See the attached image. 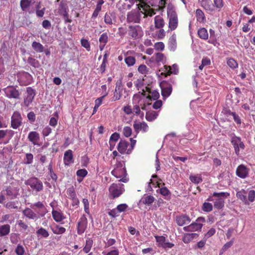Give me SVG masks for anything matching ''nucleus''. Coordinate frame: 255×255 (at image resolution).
<instances>
[{
	"label": "nucleus",
	"instance_id": "25",
	"mask_svg": "<svg viewBox=\"0 0 255 255\" xmlns=\"http://www.w3.org/2000/svg\"><path fill=\"white\" fill-rule=\"evenodd\" d=\"M116 21V17L113 13L107 12L105 14L104 22L108 25H112Z\"/></svg>",
	"mask_w": 255,
	"mask_h": 255
},
{
	"label": "nucleus",
	"instance_id": "35",
	"mask_svg": "<svg viewBox=\"0 0 255 255\" xmlns=\"http://www.w3.org/2000/svg\"><path fill=\"white\" fill-rule=\"evenodd\" d=\"M169 48L170 51H174L176 48V37L175 34H173L169 40Z\"/></svg>",
	"mask_w": 255,
	"mask_h": 255
},
{
	"label": "nucleus",
	"instance_id": "42",
	"mask_svg": "<svg viewBox=\"0 0 255 255\" xmlns=\"http://www.w3.org/2000/svg\"><path fill=\"white\" fill-rule=\"evenodd\" d=\"M93 240L90 238L87 239L86 241L85 246L83 248V251L85 253H88L90 251V250L93 246Z\"/></svg>",
	"mask_w": 255,
	"mask_h": 255
},
{
	"label": "nucleus",
	"instance_id": "19",
	"mask_svg": "<svg viewBox=\"0 0 255 255\" xmlns=\"http://www.w3.org/2000/svg\"><path fill=\"white\" fill-rule=\"evenodd\" d=\"M63 160L64 163L66 166H69L74 162L72 150L68 149L65 152Z\"/></svg>",
	"mask_w": 255,
	"mask_h": 255
},
{
	"label": "nucleus",
	"instance_id": "55",
	"mask_svg": "<svg viewBox=\"0 0 255 255\" xmlns=\"http://www.w3.org/2000/svg\"><path fill=\"white\" fill-rule=\"evenodd\" d=\"M128 208V205L125 203L119 204L116 207L119 213L126 211Z\"/></svg>",
	"mask_w": 255,
	"mask_h": 255
},
{
	"label": "nucleus",
	"instance_id": "43",
	"mask_svg": "<svg viewBox=\"0 0 255 255\" xmlns=\"http://www.w3.org/2000/svg\"><path fill=\"white\" fill-rule=\"evenodd\" d=\"M33 49L37 52L41 53L44 50L43 46L40 43L34 41L32 43Z\"/></svg>",
	"mask_w": 255,
	"mask_h": 255
},
{
	"label": "nucleus",
	"instance_id": "56",
	"mask_svg": "<svg viewBox=\"0 0 255 255\" xmlns=\"http://www.w3.org/2000/svg\"><path fill=\"white\" fill-rule=\"evenodd\" d=\"M138 71L142 74H146L148 73V69L146 65L141 64L138 68Z\"/></svg>",
	"mask_w": 255,
	"mask_h": 255
},
{
	"label": "nucleus",
	"instance_id": "52",
	"mask_svg": "<svg viewBox=\"0 0 255 255\" xmlns=\"http://www.w3.org/2000/svg\"><path fill=\"white\" fill-rule=\"evenodd\" d=\"M15 253L17 255H24L25 250L22 245L18 244L15 248Z\"/></svg>",
	"mask_w": 255,
	"mask_h": 255
},
{
	"label": "nucleus",
	"instance_id": "40",
	"mask_svg": "<svg viewBox=\"0 0 255 255\" xmlns=\"http://www.w3.org/2000/svg\"><path fill=\"white\" fill-rule=\"evenodd\" d=\"M122 89L120 86H116L113 97V101H116L120 99L122 96Z\"/></svg>",
	"mask_w": 255,
	"mask_h": 255
},
{
	"label": "nucleus",
	"instance_id": "48",
	"mask_svg": "<svg viewBox=\"0 0 255 255\" xmlns=\"http://www.w3.org/2000/svg\"><path fill=\"white\" fill-rule=\"evenodd\" d=\"M234 240V238H233L230 242H227L223 246L220 251V255L223 254L233 245Z\"/></svg>",
	"mask_w": 255,
	"mask_h": 255
},
{
	"label": "nucleus",
	"instance_id": "11",
	"mask_svg": "<svg viewBox=\"0 0 255 255\" xmlns=\"http://www.w3.org/2000/svg\"><path fill=\"white\" fill-rule=\"evenodd\" d=\"M22 124V118L20 114L15 111L12 114L11 118V127L13 129L18 128Z\"/></svg>",
	"mask_w": 255,
	"mask_h": 255
},
{
	"label": "nucleus",
	"instance_id": "24",
	"mask_svg": "<svg viewBox=\"0 0 255 255\" xmlns=\"http://www.w3.org/2000/svg\"><path fill=\"white\" fill-rule=\"evenodd\" d=\"M39 135L36 131H30L28 135V139L33 145H37L39 140Z\"/></svg>",
	"mask_w": 255,
	"mask_h": 255
},
{
	"label": "nucleus",
	"instance_id": "41",
	"mask_svg": "<svg viewBox=\"0 0 255 255\" xmlns=\"http://www.w3.org/2000/svg\"><path fill=\"white\" fill-rule=\"evenodd\" d=\"M36 234L38 237L44 238H47L49 235L48 232L42 227L37 230Z\"/></svg>",
	"mask_w": 255,
	"mask_h": 255
},
{
	"label": "nucleus",
	"instance_id": "51",
	"mask_svg": "<svg viewBox=\"0 0 255 255\" xmlns=\"http://www.w3.org/2000/svg\"><path fill=\"white\" fill-rule=\"evenodd\" d=\"M108 39L109 38L108 34L106 32H105L101 34V35L100 36L99 38V42L101 44H106V43L108 41Z\"/></svg>",
	"mask_w": 255,
	"mask_h": 255
},
{
	"label": "nucleus",
	"instance_id": "63",
	"mask_svg": "<svg viewBox=\"0 0 255 255\" xmlns=\"http://www.w3.org/2000/svg\"><path fill=\"white\" fill-rule=\"evenodd\" d=\"M248 200L249 201L253 202L255 200V191L250 190L248 193Z\"/></svg>",
	"mask_w": 255,
	"mask_h": 255
},
{
	"label": "nucleus",
	"instance_id": "14",
	"mask_svg": "<svg viewBox=\"0 0 255 255\" xmlns=\"http://www.w3.org/2000/svg\"><path fill=\"white\" fill-rule=\"evenodd\" d=\"M18 192L19 189L13 186H9L5 190L2 191V192L10 199L16 198L18 194Z\"/></svg>",
	"mask_w": 255,
	"mask_h": 255
},
{
	"label": "nucleus",
	"instance_id": "29",
	"mask_svg": "<svg viewBox=\"0 0 255 255\" xmlns=\"http://www.w3.org/2000/svg\"><path fill=\"white\" fill-rule=\"evenodd\" d=\"M52 215L53 218L57 222H61L65 218L61 211L53 210L52 211Z\"/></svg>",
	"mask_w": 255,
	"mask_h": 255
},
{
	"label": "nucleus",
	"instance_id": "57",
	"mask_svg": "<svg viewBox=\"0 0 255 255\" xmlns=\"http://www.w3.org/2000/svg\"><path fill=\"white\" fill-rule=\"evenodd\" d=\"M81 44L82 46L85 48L88 51L90 50V44L88 40L82 38L81 40Z\"/></svg>",
	"mask_w": 255,
	"mask_h": 255
},
{
	"label": "nucleus",
	"instance_id": "44",
	"mask_svg": "<svg viewBox=\"0 0 255 255\" xmlns=\"http://www.w3.org/2000/svg\"><path fill=\"white\" fill-rule=\"evenodd\" d=\"M227 65L232 69H236L238 67V63L233 58H230L227 59Z\"/></svg>",
	"mask_w": 255,
	"mask_h": 255
},
{
	"label": "nucleus",
	"instance_id": "50",
	"mask_svg": "<svg viewBox=\"0 0 255 255\" xmlns=\"http://www.w3.org/2000/svg\"><path fill=\"white\" fill-rule=\"evenodd\" d=\"M33 155L31 153H26L25 158L24 159V163L26 164H30L33 162Z\"/></svg>",
	"mask_w": 255,
	"mask_h": 255
},
{
	"label": "nucleus",
	"instance_id": "30",
	"mask_svg": "<svg viewBox=\"0 0 255 255\" xmlns=\"http://www.w3.org/2000/svg\"><path fill=\"white\" fill-rule=\"evenodd\" d=\"M165 25L163 18L160 15H157L154 17V25L156 28H161Z\"/></svg>",
	"mask_w": 255,
	"mask_h": 255
},
{
	"label": "nucleus",
	"instance_id": "10",
	"mask_svg": "<svg viewBox=\"0 0 255 255\" xmlns=\"http://www.w3.org/2000/svg\"><path fill=\"white\" fill-rule=\"evenodd\" d=\"M30 207L33 210H35L41 217H42L45 215L47 213L46 208L44 206V204L40 201H38L30 205Z\"/></svg>",
	"mask_w": 255,
	"mask_h": 255
},
{
	"label": "nucleus",
	"instance_id": "37",
	"mask_svg": "<svg viewBox=\"0 0 255 255\" xmlns=\"http://www.w3.org/2000/svg\"><path fill=\"white\" fill-rule=\"evenodd\" d=\"M158 116L157 112L152 111L146 113L145 118L147 121L152 122L157 118Z\"/></svg>",
	"mask_w": 255,
	"mask_h": 255
},
{
	"label": "nucleus",
	"instance_id": "60",
	"mask_svg": "<svg viewBox=\"0 0 255 255\" xmlns=\"http://www.w3.org/2000/svg\"><path fill=\"white\" fill-rule=\"evenodd\" d=\"M132 132L131 128L129 127H126L123 129L124 135L126 137H129L131 135Z\"/></svg>",
	"mask_w": 255,
	"mask_h": 255
},
{
	"label": "nucleus",
	"instance_id": "36",
	"mask_svg": "<svg viewBox=\"0 0 255 255\" xmlns=\"http://www.w3.org/2000/svg\"><path fill=\"white\" fill-rule=\"evenodd\" d=\"M88 171L85 169H79L76 172V175L78 176L77 181L79 183L81 182L83 178L87 175Z\"/></svg>",
	"mask_w": 255,
	"mask_h": 255
},
{
	"label": "nucleus",
	"instance_id": "22",
	"mask_svg": "<svg viewBox=\"0 0 255 255\" xmlns=\"http://www.w3.org/2000/svg\"><path fill=\"white\" fill-rule=\"evenodd\" d=\"M27 96L24 99V103L25 106H28L29 104L32 102V100L35 96L34 90L30 87L27 88Z\"/></svg>",
	"mask_w": 255,
	"mask_h": 255
},
{
	"label": "nucleus",
	"instance_id": "4",
	"mask_svg": "<svg viewBox=\"0 0 255 255\" xmlns=\"http://www.w3.org/2000/svg\"><path fill=\"white\" fill-rule=\"evenodd\" d=\"M229 196L227 192H214L213 194V197L208 199L209 201L214 202V207L220 209L224 206L225 199Z\"/></svg>",
	"mask_w": 255,
	"mask_h": 255
},
{
	"label": "nucleus",
	"instance_id": "9",
	"mask_svg": "<svg viewBox=\"0 0 255 255\" xmlns=\"http://www.w3.org/2000/svg\"><path fill=\"white\" fill-rule=\"evenodd\" d=\"M128 33L134 39L140 38L143 34L142 28L139 25L129 26Z\"/></svg>",
	"mask_w": 255,
	"mask_h": 255
},
{
	"label": "nucleus",
	"instance_id": "20",
	"mask_svg": "<svg viewBox=\"0 0 255 255\" xmlns=\"http://www.w3.org/2000/svg\"><path fill=\"white\" fill-rule=\"evenodd\" d=\"M68 12V6L66 2L61 1L58 8L54 10L56 15H62Z\"/></svg>",
	"mask_w": 255,
	"mask_h": 255
},
{
	"label": "nucleus",
	"instance_id": "31",
	"mask_svg": "<svg viewBox=\"0 0 255 255\" xmlns=\"http://www.w3.org/2000/svg\"><path fill=\"white\" fill-rule=\"evenodd\" d=\"M31 76L26 72H22L19 75V79L24 84H27L31 80Z\"/></svg>",
	"mask_w": 255,
	"mask_h": 255
},
{
	"label": "nucleus",
	"instance_id": "5",
	"mask_svg": "<svg viewBox=\"0 0 255 255\" xmlns=\"http://www.w3.org/2000/svg\"><path fill=\"white\" fill-rule=\"evenodd\" d=\"M24 183L25 185L29 186L33 191L36 192H40L43 188L42 181L36 177H31L25 180Z\"/></svg>",
	"mask_w": 255,
	"mask_h": 255
},
{
	"label": "nucleus",
	"instance_id": "18",
	"mask_svg": "<svg viewBox=\"0 0 255 255\" xmlns=\"http://www.w3.org/2000/svg\"><path fill=\"white\" fill-rule=\"evenodd\" d=\"M128 142L125 140H121L118 145V150L121 153L129 154L131 150L129 149H128Z\"/></svg>",
	"mask_w": 255,
	"mask_h": 255
},
{
	"label": "nucleus",
	"instance_id": "1",
	"mask_svg": "<svg viewBox=\"0 0 255 255\" xmlns=\"http://www.w3.org/2000/svg\"><path fill=\"white\" fill-rule=\"evenodd\" d=\"M139 8L137 10H131L128 13L127 21L129 23H139L140 21L141 15L143 17L152 16L155 14L154 10L152 8H149L148 6H143L141 5L142 9L139 8V4H136Z\"/></svg>",
	"mask_w": 255,
	"mask_h": 255
},
{
	"label": "nucleus",
	"instance_id": "16",
	"mask_svg": "<svg viewBox=\"0 0 255 255\" xmlns=\"http://www.w3.org/2000/svg\"><path fill=\"white\" fill-rule=\"evenodd\" d=\"M32 209L26 208L23 211L22 213L25 217L29 219L37 220L40 218V216L37 212H35Z\"/></svg>",
	"mask_w": 255,
	"mask_h": 255
},
{
	"label": "nucleus",
	"instance_id": "32",
	"mask_svg": "<svg viewBox=\"0 0 255 255\" xmlns=\"http://www.w3.org/2000/svg\"><path fill=\"white\" fill-rule=\"evenodd\" d=\"M165 71L168 74H177L178 73V66L177 64H174L172 66H165Z\"/></svg>",
	"mask_w": 255,
	"mask_h": 255
},
{
	"label": "nucleus",
	"instance_id": "64",
	"mask_svg": "<svg viewBox=\"0 0 255 255\" xmlns=\"http://www.w3.org/2000/svg\"><path fill=\"white\" fill-rule=\"evenodd\" d=\"M103 255H119V251L117 249L112 250L109 252L103 251L102 252Z\"/></svg>",
	"mask_w": 255,
	"mask_h": 255
},
{
	"label": "nucleus",
	"instance_id": "46",
	"mask_svg": "<svg viewBox=\"0 0 255 255\" xmlns=\"http://www.w3.org/2000/svg\"><path fill=\"white\" fill-rule=\"evenodd\" d=\"M52 230L54 234L57 235L63 234L66 232V229L60 226H56L52 228Z\"/></svg>",
	"mask_w": 255,
	"mask_h": 255
},
{
	"label": "nucleus",
	"instance_id": "39",
	"mask_svg": "<svg viewBox=\"0 0 255 255\" xmlns=\"http://www.w3.org/2000/svg\"><path fill=\"white\" fill-rule=\"evenodd\" d=\"M198 35L200 38L204 40L207 39L209 36L207 30L204 27L198 29Z\"/></svg>",
	"mask_w": 255,
	"mask_h": 255
},
{
	"label": "nucleus",
	"instance_id": "8",
	"mask_svg": "<svg viewBox=\"0 0 255 255\" xmlns=\"http://www.w3.org/2000/svg\"><path fill=\"white\" fill-rule=\"evenodd\" d=\"M231 142L233 145L236 154L238 155L240 151L245 149V146L240 137L234 135L232 137Z\"/></svg>",
	"mask_w": 255,
	"mask_h": 255
},
{
	"label": "nucleus",
	"instance_id": "21",
	"mask_svg": "<svg viewBox=\"0 0 255 255\" xmlns=\"http://www.w3.org/2000/svg\"><path fill=\"white\" fill-rule=\"evenodd\" d=\"M14 135V131L10 129H0V140L3 139L5 137H7L8 139L4 142L6 144L8 142L9 140Z\"/></svg>",
	"mask_w": 255,
	"mask_h": 255
},
{
	"label": "nucleus",
	"instance_id": "49",
	"mask_svg": "<svg viewBox=\"0 0 255 255\" xmlns=\"http://www.w3.org/2000/svg\"><path fill=\"white\" fill-rule=\"evenodd\" d=\"M237 196L244 202L245 203H248V200L246 195V192L245 190L238 192L237 193Z\"/></svg>",
	"mask_w": 255,
	"mask_h": 255
},
{
	"label": "nucleus",
	"instance_id": "54",
	"mask_svg": "<svg viewBox=\"0 0 255 255\" xmlns=\"http://www.w3.org/2000/svg\"><path fill=\"white\" fill-rule=\"evenodd\" d=\"M30 1L29 0H21L20 6L22 10H25L29 6Z\"/></svg>",
	"mask_w": 255,
	"mask_h": 255
},
{
	"label": "nucleus",
	"instance_id": "6",
	"mask_svg": "<svg viewBox=\"0 0 255 255\" xmlns=\"http://www.w3.org/2000/svg\"><path fill=\"white\" fill-rule=\"evenodd\" d=\"M125 191L124 184L113 183L109 188L110 194L115 198L119 197Z\"/></svg>",
	"mask_w": 255,
	"mask_h": 255
},
{
	"label": "nucleus",
	"instance_id": "7",
	"mask_svg": "<svg viewBox=\"0 0 255 255\" xmlns=\"http://www.w3.org/2000/svg\"><path fill=\"white\" fill-rule=\"evenodd\" d=\"M205 221L202 217L198 218L196 221L189 226L184 227L183 230L185 232H193L201 230L202 228V223Z\"/></svg>",
	"mask_w": 255,
	"mask_h": 255
},
{
	"label": "nucleus",
	"instance_id": "58",
	"mask_svg": "<svg viewBox=\"0 0 255 255\" xmlns=\"http://www.w3.org/2000/svg\"><path fill=\"white\" fill-rule=\"evenodd\" d=\"M82 202L84 204V208L85 212L88 214H90L89 203L88 199L85 198L83 199Z\"/></svg>",
	"mask_w": 255,
	"mask_h": 255
},
{
	"label": "nucleus",
	"instance_id": "23",
	"mask_svg": "<svg viewBox=\"0 0 255 255\" xmlns=\"http://www.w3.org/2000/svg\"><path fill=\"white\" fill-rule=\"evenodd\" d=\"M200 5L206 10L210 12L214 11V5L211 0H202L200 1Z\"/></svg>",
	"mask_w": 255,
	"mask_h": 255
},
{
	"label": "nucleus",
	"instance_id": "53",
	"mask_svg": "<svg viewBox=\"0 0 255 255\" xmlns=\"http://www.w3.org/2000/svg\"><path fill=\"white\" fill-rule=\"evenodd\" d=\"M213 206L210 203L205 202L202 207V210L207 212H209L212 210Z\"/></svg>",
	"mask_w": 255,
	"mask_h": 255
},
{
	"label": "nucleus",
	"instance_id": "12",
	"mask_svg": "<svg viewBox=\"0 0 255 255\" xmlns=\"http://www.w3.org/2000/svg\"><path fill=\"white\" fill-rule=\"evenodd\" d=\"M6 96L9 99H19V93L13 86H8L3 90Z\"/></svg>",
	"mask_w": 255,
	"mask_h": 255
},
{
	"label": "nucleus",
	"instance_id": "15",
	"mask_svg": "<svg viewBox=\"0 0 255 255\" xmlns=\"http://www.w3.org/2000/svg\"><path fill=\"white\" fill-rule=\"evenodd\" d=\"M161 94L163 97L167 98L171 94L172 92L171 85L166 82H162L160 84Z\"/></svg>",
	"mask_w": 255,
	"mask_h": 255
},
{
	"label": "nucleus",
	"instance_id": "47",
	"mask_svg": "<svg viewBox=\"0 0 255 255\" xmlns=\"http://www.w3.org/2000/svg\"><path fill=\"white\" fill-rule=\"evenodd\" d=\"M190 180L194 184H198L202 181V178L200 175H191Z\"/></svg>",
	"mask_w": 255,
	"mask_h": 255
},
{
	"label": "nucleus",
	"instance_id": "62",
	"mask_svg": "<svg viewBox=\"0 0 255 255\" xmlns=\"http://www.w3.org/2000/svg\"><path fill=\"white\" fill-rule=\"evenodd\" d=\"M154 60L157 62H160L163 60L164 55L161 53H157L154 55Z\"/></svg>",
	"mask_w": 255,
	"mask_h": 255
},
{
	"label": "nucleus",
	"instance_id": "26",
	"mask_svg": "<svg viewBox=\"0 0 255 255\" xmlns=\"http://www.w3.org/2000/svg\"><path fill=\"white\" fill-rule=\"evenodd\" d=\"M87 228V221L86 219H81L77 225V233L81 235L84 233Z\"/></svg>",
	"mask_w": 255,
	"mask_h": 255
},
{
	"label": "nucleus",
	"instance_id": "34",
	"mask_svg": "<svg viewBox=\"0 0 255 255\" xmlns=\"http://www.w3.org/2000/svg\"><path fill=\"white\" fill-rule=\"evenodd\" d=\"M155 200V198L151 195H144L140 199V202L145 205H150Z\"/></svg>",
	"mask_w": 255,
	"mask_h": 255
},
{
	"label": "nucleus",
	"instance_id": "13",
	"mask_svg": "<svg viewBox=\"0 0 255 255\" xmlns=\"http://www.w3.org/2000/svg\"><path fill=\"white\" fill-rule=\"evenodd\" d=\"M155 239L159 247H162L164 249H171L174 246L173 244L166 242L165 237L163 236H155Z\"/></svg>",
	"mask_w": 255,
	"mask_h": 255
},
{
	"label": "nucleus",
	"instance_id": "33",
	"mask_svg": "<svg viewBox=\"0 0 255 255\" xmlns=\"http://www.w3.org/2000/svg\"><path fill=\"white\" fill-rule=\"evenodd\" d=\"M195 14L197 21L200 23H204L206 21L205 14L201 9H197Z\"/></svg>",
	"mask_w": 255,
	"mask_h": 255
},
{
	"label": "nucleus",
	"instance_id": "59",
	"mask_svg": "<svg viewBox=\"0 0 255 255\" xmlns=\"http://www.w3.org/2000/svg\"><path fill=\"white\" fill-rule=\"evenodd\" d=\"M107 94H108V93L105 92V94L103 96L95 100V106H96V108H99L100 107V106L102 104L103 99L104 98V97L105 96H106L107 95Z\"/></svg>",
	"mask_w": 255,
	"mask_h": 255
},
{
	"label": "nucleus",
	"instance_id": "27",
	"mask_svg": "<svg viewBox=\"0 0 255 255\" xmlns=\"http://www.w3.org/2000/svg\"><path fill=\"white\" fill-rule=\"evenodd\" d=\"M176 223L180 226L187 224L190 222V218L186 215H181L176 217Z\"/></svg>",
	"mask_w": 255,
	"mask_h": 255
},
{
	"label": "nucleus",
	"instance_id": "38",
	"mask_svg": "<svg viewBox=\"0 0 255 255\" xmlns=\"http://www.w3.org/2000/svg\"><path fill=\"white\" fill-rule=\"evenodd\" d=\"M10 230V226L8 224L0 226V235L1 236H6L9 234Z\"/></svg>",
	"mask_w": 255,
	"mask_h": 255
},
{
	"label": "nucleus",
	"instance_id": "3",
	"mask_svg": "<svg viewBox=\"0 0 255 255\" xmlns=\"http://www.w3.org/2000/svg\"><path fill=\"white\" fill-rule=\"evenodd\" d=\"M167 13L169 30L171 31L174 30L177 27L178 25V16L174 7L172 5H168Z\"/></svg>",
	"mask_w": 255,
	"mask_h": 255
},
{
	"label": "nucleus",
	"instance_id": "45",
	"mask_svg": "<svg viewBox=\"0 0 255 255\" xmlns=\"http://www.w3.org/2000/svg\"><path fill=\"white\" fill-rule=\"evenodd\" d=\"M125 61L128 66L130 67L135 63V59L133 56H127L125 58Z\"/></svg>",
	"mask_w": 255,
	"mask_h": 255
},
{
	"label": "nucleus",
	"instance_id": "2",
	"mask_svg": "<svg viewBox=\"0 0 255 255\" xmlns=\"http://www.w3.org/2000/svg\"><path fill=\"white\" fill-rule=\"evenodd\" d=\"M111 173L117 178H119L120 181L127 183L128 181L125 167V163L123 161H117L115 167L112 171Z\"/></svg>",
	"mask_w": 255,
	"mask_h": 255
},
{
	"label": "nucleus",
	"instance_id": "61",
	"mask_svg": "<svg viewBox=\"0 0 255 255\" xmlns=\"http://www.w3.org/2000/svg\"><path fill=\"white\" fill-rule=\"evenodd\" d=\"M216 233V230L212 228H211L208 232L204 236V239L206 240L208 239V238H210L212 236H213Z\"/></svg>",
	"mask_w": 255,
	"mask_h": 255
},
{
	"label": "nucleus",
	"instance_id": "17",
	"mask_svg": "<svg viewBox=\"0 0 255 255\" xmlns=\"http://www.w3.org/2000/svg\"><path fill=\"white\" fill-rule=\"evenodd\" d=\"M249 169L244 165L241 164L236 170L237 175L241 178H246L249 174Z\"/></svg>",
	"mask_w": 255,
	"mask_h": 255
},
{
	"label": "nucleus",
	"instance_id": "28",
	"mask_svg": "<svg viewBox=\"0 0 255 255\" xmlns=\"http://www.w3.org/2000/svg\"><path fill=\"white\" fill-rule=\"evenodd\" d=\"M198 235L196 233H186L183 237L182 241L185 244H188L193 240L196 239Z\"/></svg>",
	"mask_w": 255,
	"mask_h": 255
}]
</instances>
